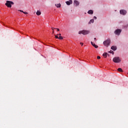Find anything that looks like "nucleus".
Instances as JSON below:
<instances>
[{
	"mask_svg": "<svg viewBox=\"0 0 128 128\" xmlns=\"http://www.w3.org/2000/svg\"><path fill=\"white\" fill-rule=\"evenodd\" d=\"M111 49H112V50H116V46H112L111 47Z\"/></svg>",
	"mask_w": 128,
	"mask_h": 128,
	"instance_id": "nucleus-12",
	"label": "nucleus"
},
{
	"mask_svg": "<svg viewBox=\"0 0 128 128\" xmlns=\"http://www.w3.org/2000/svg\"><path fill=\"white\" fill-rule=\"evenodd\" d=\"M19 12H24L23 10H18Z\"/></svg>",
	"mask_w": 128,
	"mask_h": 128,
	"instance_id": "nucleus-24",
	"label": "nucleus"
},
{
	"mask_svg": "<svg viewBox=\"0 0 128 128\" xmlns=\"http://www.w3.org/2000/svg\"><path fill=\"white\" fill-rule=\"evenodd\" d=\"M66 2L68 6H70V4H72V0H70V1H67Z\"/></svg>",
	"mask_w": 128,
	"mask_h": 128,
	"instance_id": "nucleus-7",
	"label": "nucleus"
},
{
	"mask_svg": "<svg viewBox=\"0 0 128 128\" xmlns=\"http://www.w3.org/2000/svg\"><path fill=\"white\" fill-rule=\"evenodd\" d=\"M58 38V40H63L64 38H62V36H60Z\"/></svg>",
	"mask_w": 128,
	"mask_h": 128,
	"instance_id": "nucleus-17",
	"label": "nucleus"
},
{
	"mask_svg": "<svg viewBox=\"0 0 128 128\" xmlns=\"http://www.w3.org/2000/svg\"><path fill=\"white\" fill-rule=\"evenodd\" d=\"M88 13L89 14H94V11H92V10H89L88 12Z\"/></svg>",
	"mask_w": 128,
	"mask_h": 128,
	"instance_id": "nucleus-10",
	"label": "nucleus"
},
{
	"mask_svg": "<svg viewBox=\"0 0 128 128\" xmlns=\"http://www.w3.org/2000/svg\"><path fill=\"white\" fill-rule=\"evenodd\" d=\"M36 14L37 16H40V14H42V12H40L39 10H38L36 12Z\"/></svg>",
	"mask_w": 128,
	"mask_h": 128,
	"instance_id": "nucleus-11",
	"label": "nucleus"
},
{
	"mask_svg": "<svg viewBox=\"0 0 128 128\" xmlns=\"http://www.w3.org/2000/svg\"><path fill=\"white\" fill-rule=\"evenodd\" d=\"M97 58H98V60H100V56H98Z\"/></svg>",
	"mask_w": 128,
	"mask_h": 128,
	"instance_id": "nucleus-20",
	"label": "nucleus"
},
{
	"mask_svg": "<svg viewBox=\"0 0 128 128\" xmlns=\"http://www.w3.org/2000/svg\"><path fill=\"white\" fill-rule=\"evenodd\" d=\"M52 34H54V28H52Z\"/></svg>",
	"mask_w": 128,
	"mask_h": 128,
	"instance_id": "nucleus-23",
	"label": "nucleus"
},
{
	"mask_svg": "<svg viewBox=\"0 0 128 128\" xmlns=\"http://www.w3.org/2000/svg\"><path fill=\"white\" fill-rule=\"evenodd\" d=\"M120 14H122L123 16H124L125 14H126V10H120Z\"/></svg>",
	"mask_w": 128,
	"mask_h": 128,
	"instance_id": "nucleus-6",
	"label": "nucleus"
},
{
	"mask_svg": "<svg viewBox=\"0 0 128 128\" xmlns=\"http://www.w3.org/2000/svg\"><path fill=\"white\" fill-rule=\"evenodd\" d=\"M59 36H62V34H60Z\"/></svg>",
	"mask_w": 128,
	"mask_h": 128,
	"instance_id": "nucleus-27",
	"label": "nucleus"
},
{
	"mask_svg": "<svg viewBox=\"0 0 128 128\" xmlns=\"http://www.w3.org/2000/svg\"><path fill=\"white\" fill-rule=\"evenodd\" d=\"M103 56H104L105 58H107V56H108V53H104L103 54Z\"/></svg>",
	"mask_w": 128,
	"mask_h": 128,
	"instance_id": "nucleus-15",
	"label": "nucleus"
},
{
	"mask_svg": "<svg viewBox=\"0 0 128 128\" xmlns=\"http://www.w3.org/2000/svg\"><path fill=\"white\" fill-rule=\"evenodd\" d=\"M121 32H122V30L120 29L116 30L114 32L115 34H116L117 36H120Z\"/></svg>",
	"mask_w": 128,
	"mask_h": 128,
	"instance_id": "nucleus-5",
	"label": "nucleus"
},
{
	"mask_svg": "<svg viewBox=\"0 0 128 128\" xmlns=\"http://www.w3.org/2000/svg\"><path fill=\"white\" fill-rule=\"evenodd\" d=\"M5 4L8 6V8H10L12 6V4H14V3L12 1H6Z\"/></svg>",
	"mask_w": 128,
	"mask_h": 128,
	"instance_id": "nucleus-3",
	"label": "nucleus"
},
{
	"mask_svg": "<svg viewBox=\"0 0 128 128\" xmlns=\"http://www.w3.org/2000/svg\"><path fill=\"white\" fill-rule=\"evenodd\" d=\"M89 32H90L89 30H83L80 31L78 32V34H82L86 36V34H88Z\"/></svg>",
	"mask_w": 128,
	"mask_h": 128,
	"instance_id": "nucleus-2",
	"label": "nucleus"
},
{
	"mask_svg": "<svg viewBox=\"0 0 128 128\" xmlns=\"http://www.w3.org/2000/svg\"><path fill=\"white\" fill-rule=\"evenodd\" d=\"M80 44H81L82 46H84V43L80 42Z\"/></svg>",
	"mask_w": 128,
	"mask_h": 128,
	"instance_id": "nucleus-25",
	"label": "nucleus"
},
{
	"mask_svg": "<svg viewBox=\"0 0 128 128\" xmlns=\"http://www.w3.org/2000/svg\"><path fill=\"white\" fill-rule=\"evenodd\" d=\"M109 52L110 54H114V51H112V50H110Z\"/></svg>",
	"mask_w": 128,
	"mask_h": 128,
	"instance_id": "nucleus-18",
	"label": "nucleus"
},
{
	"mask_svg": "<svg viewBox=\"0 0 128 128\" xmlns=\"http://www.w3.org/2000/svg\"><path fill=\"white\" fill-rule=\"evenodd\" d=\"M122 60H120V57H114L113 58V62H116V64H118Z\"/></svg>",
	"mask_w": 128,
	"mask_h": 128,
	"instance_id": "nucleus-1",
	"label": "nucleus"
},
{
	"mask_svg": "<svg viewBox=\"0 0 128 128\" xmlns=\"http://www.w3.org/2000/svg\"><path fill=\"white\" fill-rule=\"evenodd\" d=\"M94 40H96V38H94Z\"/></svg>",
	"mask_w": 128,
	"mask_h": 128,
	"instance_id": "nucleus-28",
	"label": "nucleus"
},
{
	"mask_svg": "<svg viewBox=\"0 0 128 128\" xmlns=\"http://www.w3.org/2000/svg\"><path fill=\"white\" fill-rule=\"evenodd\" d=\"M23 14H28V12H23Z\"/></svg>",
	"mask_w": 128,
	"mask_h": 128,
	"instance_id": "nucleus-21",
	"label": "nucleus"
},
{
	"mask_svg": "<svg viewBox=\"0 0 128 128\" xmlns=\"http://www.w3.org/2000/svg\"><path fill=\"white\" fill-rule=\"evenodd\" d=\"M104 44L105 46H110V40H107L106 41H104Z\"/></svg>",
	"mask_w": 128,
	"mask_h": 128,
	"instance_id": "nucleus-4",
	"label": "nucleus"
},
{
	"mask_svg": "<svg viewBox=\"0 0 128 128\" xmlns=\"http://www.w3.org/2000/svg\"><path fill=\"white\" fill-rule=\"evenodd\" d=\"M94 19H92V20H90V22H88V24H90L91 22H92V24H94Z\"/></svg>",
	"mask_w": 128,
	"mask_h": 128,
	"instance_id": "nucleus-13",
	"label": "nucleus"
},
{
	"mask_svg": "<svg viewBox=\"0 0 128 128\" xmlns=\"http://www.w3.org/2000/svg\"><path fill=\"white\" fill-rule=\"evenodd\" d=\"M91 44H92V46H94V48H98V46L96 44H94V42H91Z\"/></svg>",
	"mask_w": 128,
	"mask_h": 128,
	"instance_id": "nucleus-8",
	"label": "nucleus"
},
{
	"mask_svg": "<svg viewBox=\"0 0 128 128\" xmlns=\"http://www.w3.org/2000/svg\"><path fill=\"white\" fill-rule=\"evenodd\" d=\"M56 38H58V36L55 35Z\"/></svg>",
	"mask_w": 128,
	"mask_h": 128,
	"instance_id": "nucleus-22",
	"label": "nucleus"
},
{
	"mask_svg": "<svg viewBox=\"0 0 128 128\" xmlns=\"http://www.w3.org/2000/svg\"><path fill=\"white\" fill-rule=\"evenodd\" d=\"M54 30H56L57 32H60V29L59 28H54Z\"/></svg>",
	"mask_w": 128,
	"mask_h": 128,
	"instance_id": "nucleus-19",
	"label": "nucleus"
},
{
	"mask_svg": "<svg viewBox=\"0 0 128 128\" xmlns=\"http://www.w3.org/2000/svg\"><path fill=\"white\" fill-rule=\"evenodd\" d=\"M56 36H59V34H58L57 35H56Z\"/></svg>",
	"mask_w": 128,
	"mask_h": 128,
	"instance_id": "nucleus-29",
	"label": "nucleus"
},
{
	"mask_svg": "<svg viewBox=\"0 0 128 128\" xmlns=\"http://www.w3.org/2000/svg\"><path fill=\"white\" fill-rule=\"evenodd\" d=\"M94 20H96V16H94Z\"/></svg>",
	"mask_w": 128,
	"mask_h": 128,
	"instance_id": "nucleus-26",
	"label": "nucleus"
},
{
	"mask_svg": "<svg viewBox=\"0 0 128 128\" xmlns=\"http://www.w3.org/2000/svg\"><path fill=\"white\" fill-rule=\"evenodd\" d=\"M74 4H76V6H78V4H80V2L76 0H74Z\"/></svg>",
	"mask_w": 128,
	"mask_h": 128,
	"instance_id": "nucleus-9",
	"label": "nucleus"
},
{
	"mask_svg": "<svg viewBox=\"0 0 128 128\" xmlns=\"http://www.w3.org/2000/svg\"><path fill=\"white\" fill-rule=\"evenodd\" d=\"M60 4H56V8H60Z\"/></svg>",
	"mask_w": 128,
	"mask_h": 128,
	"instance_id": "nucleus-16",
	"label": "nucleus"
},
{
	"mask_svg": "<svg viewBox=\"0 0 128 128\" xmlns=\"http://www.w3.org/2000/svg\"><path fill=\"white\" fill-rule=\"evenodd\" d=\"M118 72H122V68H118Z\"/></svg>",
	"mask_w": 128,
	"mask_h": 128,
	"instance_id": "nucleus-14",
	"label": "nucleus"
}]
</instances>
